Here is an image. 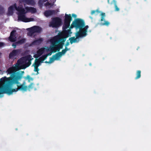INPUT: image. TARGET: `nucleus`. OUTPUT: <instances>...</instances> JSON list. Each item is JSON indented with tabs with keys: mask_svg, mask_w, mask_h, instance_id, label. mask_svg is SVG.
I'll list each match as a JSON object with an SVG mask.
<instances>
[{
	"mask_svg": "<svg viewBox=\"0 0 151 151\" xmlns=\"http://www.w3.org/2000/svg\"><path fill=\"white\" fill-rule=\"evenodd\" d=\"M43 50L42 49H40L37 52V54L39 55V56H41L43 53Z\"/></svg>",
	"mask_w": 151,
	"mask_h": 151,
	"instance_id": "30",
	"label": "nucleus"
},
{
	"mask_svg": "<svg viewBox=\"0 0 151 151\" xmlns=\"http://www.w3.org/2000/svg\"><path fill=\"white\" fill-rule=\"evenodd\" d=\"M34 71L35 72H37L39 70V69L38 68V67H37V66H34Z\"/></svg>",
	"mask_w": 151,
	"mask_h": 151,
	"instance_id": "39",
	"label": "nucleus"
},
{
	"mask_svg": "<svg viewBox=\"0 0 151 151\" xmlns=\"http://www.w3.org/2000/svg\"><path fill=\"white\" fill-rule=\"evenodd\" d=\"M45 63H49V62H48V61H45Z\"/></svg>",
	"mask_w": 151,
	"mask_h": 151,
	"instance_id": "45",
	"label": "nucleus"
},
{
	"mask_svg": "<svg viewBox=\"0 0 151 151\" xmlns=\"http://www.w3.org/2000/svg\"><path fill=\"white\" fill-rule=\"evenodd\" d=\"M16 10L18 12V21H21L25 22L33 21L34 20L33 18H27L26 17L25 14H26V11L23 8L22 5L19 3L18 7L16 8Z\"/></svg>",
	"mask_w": 151,
	"mask_h": 151,
	"instance_id": "3",
	"label": "nucleus"
},
{
	"mask_svg": "<svg viewBox=\"0 0 151 151\" xmlns=\"http://www.w3.org/2000/svg\"><path fill=\"white\" fill-rule=\"evenodd\" d=\"M63 29V32L60 34L63 37L64 36L65 37V38H67L69 37V34H71L72 33V32H71V29L70 28L68 30H66V29Z\"/></svg>",
	"mask_w": 151,
	"mask_h": 151,
	"instance_id": "12",
	"label": "nucleus"
},
{
	"mask_svg": "<svg viewBox=\"0 0 151 151\" xmlns=\"http://www.w3.org/2000/svg\"><path fill=\"white\" fill-rule=\"evenodd\" d=\"M57 37H54L50 40V42L52 46L50 47V50L53 52V53L56 52L57 51L58 52L60 49L63 48L58 44L59 41Z\"/></svg>",
	"mask_w": 151,
	"mask_h": 151,
	"instance_id": "4",
	"label": "nucleus"
},
{
	"mask_svg": "<svg viewBox=\"0 0 151 151\" xmlns=\"http://www.w3.org/2000/svg\"><path fill=\"white\" fill-rule=\"evenodd\" d=\"M24 73V71H18L11 75L9 77H4L0 79V83H6V94L10 95L13 92H17L19 90H27V87L24 85V83L19 85V81L22 78Z\"/></svg>",
	"mask_w": 151,
	"mask_h": 151,
	"instance_id": "1",
	"label": "nucleus"
},
{
	"mask_svg": "<svg viewBox=\"0 0 151 151\" xmlns=\"http://www.w3.org/2000/svg\"><path fill=\"white\" fill-rule=\"evenodd\" d=\"M16 31L14 30L10 33V36L9 37V39L10 41L12 42H15L16 40L17 37H16Z\"/></svg>",
	"mask_w": 151,
	"mask_h": 151,
	"instance_id": "11",
	"label": "nucleus"
},
{
	"mask_svg": "<svg viewBox=\"0 0 151 151\" xmlns=\"http://www.w3.org/2000/svg\"><path fill=\"white\" fill-rule=\"evenodd\" d=\"M25 9L26 10V13L28 12H31L32 13H34L37 11L36 9L33 7L27 6L25 8Z\"/></svg>",
	"mask_w": 151,
	"mask_h": 151,
	"instance_id": "16",
	"label": "nucleus"
},
{
	"mask_svg": "<svg viewBox=\"0 0 151 151\" xmlns=\"http://www.w3.org/2000/svg\"><path fill=\"white\" fill-rule=\"evenodd\" d=\"M104 23H101V25H106V26H108L109 24L110 23L108 21H105V20H104Z\"/></svg>",
	"mask_w": 151,
	"mask_h": 151,
	"instance_id": "31",
	"label": "nucleus"
},
{
	"mask_svg": "<svg viewBox=\"0 0 151 151\" xmlns=\"http://www.w3.org/2000/svg\"><path fill=\"white\" fill-rule=\"evenodd\" d=\"M72 16L74 18H76L77 17V15L74 14H72Z\"/></svg>",
	"mask_w": 151,
	"mask_h": 151,
	"instance_id": "43",
	"label": "nucleus"
},
{
	"mask_svg": "<svg viewBox=\"0 0 151 151\" xmlns=\"http://www.w3.org/2000/svg\"><path fill=\"white\" fill-rule=\"evenodd\" d=\"M26 39L24 38L22 39L17 42H16L17 43H18V44L21 45L23 43H24L26 41Z\"/></svg>",
	"mask_w": 151,
	"mask_h": 151,
	"instance_id": "25",
	"label": "nucleus"
},
{
	"mask_svg": "<svg viewBox=\"0 0 151 151\" xmlns=\"http://www.w3.org/2000/svg\"><path fill=\"white\" fill-rule=\"evenodd\" d=\"M19 52V51L17 50H13L10 52L9 55V58L10 59L13 58L14 57L17 55Z\"/></svg>",
	"mask_w": 151,
	"mask_h": 151,
	"instance_id": "13",
	"label": "nucleus"
},
{
	"mask_svg": "<svg viewBox=\"0 0 151 151\" xmlns=\"http://www.w3.org/2000/svg\"><path fill=\"white\" fill-rule=\"evenodd\" d=\"M85 25V22L83 20L80 18H77L72 22L69 28L72 29L75 27L76 29H79V31H81L82 28Z\"/></svg>",
	"mask_w": 151,
	"mask_h": 151,
	"instance_id": "5",
	"label": "nucleus"
},
{
	"mask_svg": "<svg viewBox=\"0 0 151 151\" xmlns=\"http://www.w3.org/2000/svg\"><path fill=\"white\" fill-rule=\"evenodd\" d=\"M24 78L26 80H27L29 82H30V81H32L33 78H31L29 75H27L26 77H24Z\"/></svg>",
	"mask_w": 151,
	"mask_h": 151,
	"instance_id": "28",
	"label": "nucleus"
},
{
	"mask_svg": "<svg viewBox=\"0 0 151 151\" xmlns=\"http://www.w3.org/2000/svg\"><path fill=\"white\" fill-rule=\"evenodd\" d=\"M88 26L86 25L82 28L81 31H78L76 33L77 38L82 37H86L87 35V32Z\"/></svg>",
	"mask_w": 151,
	"mask_h": 151,
	"instance_id": "9",
	"label": "nucleus"
},
{
	"mask_svg": "<svg viewBox=\"0 0 151 151\" xmlns=\"http://www.w3.org/2000/svg\"><path fill=\"white\" fill-rule=\"evenodd\" d=\"M72 18L70 14H65V16L64 22L63 27V29H65L69 28Z\"/></svg>",
	"mask_w": 151,
	"mask_h": 151,
	"instance_id": "7",
	"label": "nucleus"
},
{
	"mask_svg": "<svg viewBox=\"0 0 151 151\" xmlns=\"http://www.w3.org/2000/svg\"><path fill=\"white\" fill-rule=\"evenodd\" d=\"M5 44L4 42H0V47H2Z\"/></svg>",
	"mask_w": 151,
	"mask_h": 151,
	"instance_id": "42",
	"label": "nucleus"
},
{
	"mask_svg": "<svg viewBox=\"0 0 151 151\" xmlns=\"http://www.w3.org/2000/svg\"><path fill=\"white\" fill-rule=\"evenodd\" d=\"M56 13V11L55 10H47L45 11L44 14L46 17H48L52 15L55 14Z\"/></svg>",
	"mask_w": 151,
	"mask_h": 151,
	"instance_id": "14",
	"label": "nucleus"
},
{
	"mask_svg": "<svg viewBox=\"0 0 151 151\" xmlns=\"http://www.w3.org/2000/svg\"><path fill=\"white\" fill-rule=\"evenodd\" d=\"M55 60V58L53 57L52 56V58H50V60L49 61V63H51Z\"/></svg>",
	"mask_w": 151,
	"mask_h": 151,
	"instance_id": "35",
	"label": "nucleus"
},
{
	"mask_svg": "<svg viewBox=\"0 0 151 151\" xmlns=\"http://www.w3.org/2000/svg\"><path fill=\"white\" fill-rule=\"evenodd\" d=\"M68 40L66 42V43L65 44V47H67L68 46H69L70 45V42H68Z\"/></svg>",
	"mask_w": 151,
	"mask_h": 151,
	"instance_id": "40",
	"label": "nucleus"
},
{
	"mask_svg": "<svg viewBox=\"0 0 151 151\" xmlns=\"http://www.w3.org/2000/svg\"><path fill=\"white\" fill-rule=\"evenodd\" d=\"M52 52H52V51H51V52L49 53H47L46 54H45V55L47 57L49 55H51L52 53Z\"/></svg>",
	"mask_w": 151,
	"mask_h": 151,
	"instance_id": "41",
	"label": "nucleus"
},
{
	"mask_svg": "<svg viewBox=\"0 0 151 151\" xmlns=\"http://www.w3.org/2000/svg\"><path fill=\"white\" fill-rule=\"evenodd\" d=\"M29 32L28 35L30 36H32L35 33H40L42 30V28L38 26H34L27 29Z\"/></svg>",
	"mask_w": 151,
	"mask_h": 151,
	"instance_id": "8",
	"label": "nucleus"
},
{
	"mask_svg": "<svg viewBox=\"0 0 151 151\" xmlns=\"http://www.w3.org/2000/svg\"><path fill=\"white\" fill-rule=\"evenodd\" d=\"M101 21H102L104 20V17L105 16V14L104 13H102L101 14Z\"/></svg>",
	"mask_w": 151,
	"mask_h": 151,
	"instance_id": "33",
	"label": "nucleus"
},
{
	"mask_svg": "<svg viewBox=\"0 0 151 151\" xmlns=\"http://www.w3.org/2000/svg\"><path fill=\"white\" fill-rule=\"evenodd\" d=\"M18 45V43H17L16 42H15V43H13L12 45L13 47L14 48H15L17 45Z\"/></svg>",
	"mask_w": 151,
	"mask_h": 151,
	"instance_id": "38",
	"label": "nucleus"
},
{
	"mask_svg": "<svg viewBox=\"0 0 151 151\" xmlns=\"http://www.w3.org/2000/svg\"><path fill=\"white\" fill-rule=\"evenodd\" d=\"M65 50L66 51H68L70 50V48H68L67 47H65Z\"/></svg>",
	"mask_w": 151,
	"mask_h": 151,
	"instance_id": "44",
	"label": "nucleus"
},
{
	"mask_svg": "<svg viewBox=\"0 0 151 151\" xmlns=\"http://www.w3.org/2000/svg\"><path fill=\"white\" fill-rule=\"evenodd\" d=\"M55 37H57V39L59 41L58 44L60 45L63 48V45L64 44V42L66 40V38L64 36H63L59 34L58 36H56Z\"/></svg>",
	"mask_w": 151,
	"mask_h": 151,
	"instance_id": "10",
	"label": "nucleus"
},
{
	"mask_svg": "<svg viewBox=\"0 0 151 151\" xmlns=\"http://www.w3.org/2000/svg\"><path fill=\"white\" fill-rule=\"evenodd\" d=\"M35 84L33 83H31L28 86L29 90L33 89L34 88Z\"/></svg>",
	"mask_w": 151,
	"mask_h": 151,
	"instance_id": "32",
	"label": "nucleus"
},
{
	"mask_svg": "<svg viewBox=\"0 0 151 151\" xmlns=\"http://www.w3.org/2000/svg\"><path fill=\"white\" fill-rule=\"evenodd\" d=\"M34 58H37V57H36V55H34Z\"/></svg>",
	"mask_w": 151,
	"mask_h": 151,
	"instance_id": "47",
	"label": "nucleus"
},
{
	"mask_svg": "<svg viewBox=\"0 0 151 151\" xmlns=\"http://www.w3.org/2000/svg\"><path fill=\"white\" fill-rule=\"evenodd\" d=\"M3 84L0 87V95L3 93H6V83H0V84Z\"/></svg>",
	"mask_w": 151,
	"mask_h": 151,
	"instance_id": "15",
	"label": "nucleus"
},
{
	"mask_svg": "<svg viewBox=\"0 0 151 151\" xmlns=\"http://www.w3.org/2000/svg\"><path fill=\"white\" fill-rule=\"evenodd\" d=\"M42 41V38H40L34 41L31 43L32 45H37L40 44Z\"/></svg>",
	"mask_w": 151,
	"mask_h": 151,
	"instance_id": "19",
	"label": "nucleus"
},
{
	"mask_svg": "<svg viewBox=\"0 0 151 151\" xmlns=\"http://www.w3.org/2000/svg\"><path fill=\"white\" fill-rule=\"evenodd\" d=\"M90 18H91V19H92V17H90Z\"/></svg>",
	"mask_w": 151,
	"mask_h": 151,
	"instance_id": "48",
	"label": "nucleus"
},
{
	"mask_svg": "<svg viewBox=\"0 0 151 151\" xmlns=\"http://www.w3.org/2000/svg\"><path fill=\"white\" fill-rule=\"evenodd\" d=\"M67 51L65 50V49L63 50L61 52H60L62 55H64Z\"/></svg>",
	"mask_w": 151,
	"mask_h": 151,
	"instance_id": "36",
	"label": "nucleus"
},
{
	"mask_svg": "<svg viewBox=\"0 0 151 151\" xmlns=\"http://www.w3.org/2000/svg\"><path fill=\"white\" fill-rule=\"evenodd\" d=\"M141 71L140 70H138L136 73V76L135 78V79H137L140 78L141 76Z\"/></svg>",
	"mask_w": 151,
	"mask_h": 151,
	"instance_id": "23",
	"label": "nucleus"
},
{
	"mask_svg": "<svg viewBox=\"0 0 151 151\" xmlns=\"http://www.w3.org/2000/svg\"><path fill=\"white\" fill-rule=\"evenodd\" d=\"M45 6H49V5L52 6V4L51 3H50L49 2L47 1L45 4Z\"/></svg>",
	"mask_w": 151,
	"mask_h": 151,
	"instance_id": "37",
	"label": "nucleus"
},
{
	"mask_svg": "<svg viewBox=\"0 0 151 151\" xmlns=\"http://www.w3.org/2000/svg\"><path fill=\"white\" fill-rule=\"evenodd\" d=\"M18 7V6H17L16 5V4H15L14 5L10 6L8 8V12L9 14H12L13 13V11L14 10V9H16V8Z\"/></svg>",
	"mask_w": 151,
	"mask_h": 151,
	"instance_id": "18",
	"label": "nucleus"
},
{
	"mask_svg": "<svg viewBox=\"0 0 151 151\" xmlns=\"http://www.w3.org/2000/svg\"><path fill=\"white\" fill-rule=\"evenodd\" d=\"M4 8L0 6V14H3L4 13Z\"/></svg>",
	"mask_w": 151,
	"mask_h": 151,
	"instance_id": "34",
	"label": "nucleus"
},
{
	"mask_svg": "<svg viewBox=\"0 0 151 151\" xmlns=\"http://www.w3.org/2000/svg\"><path fill=\"white\" fill-rule=\"evenodd\" d=\"M100 12L97 9L96 10H93L91 11V14L92 15L93 14H95L96 15H97Z\"/></svg>",
	"mask_w": 151,
	"mask_h": 151,
	"instance_id": "27",
	"label": "nucleus"
},
{
	"mask_svg": "<svg viewBox=\"0 0 151 151\" xmlns=\"http://www.w3.org/2000/svg\"><path fill=\"white\" fill-rule=\"evenodd\" d=\"M76 38L75 37H73L69 38V40L70 41V43L71 44L73 43L76 42H77V39L79 38H77L76 35Z\"/></svg>",
	"mask_w": 151,
	"mask_h": 151,
	"instance_id": "20",
	"label": "nucleus"
},
{
	"mask_svg": "<svg viewBox=\"0 0 151 151\" xmlns=\"http://www.w3.org/2000/svg\"><path fill=\"white\" fill-rule=\"evenodd\" d=\"M62 55L61 54L60 52H59L57 53H56L55 54L53 55L52 57L55 58L56 60H57L58 59L61 57Z\"/></svg>",
	"mask_w": 151,
	"mask_h": 151,
	"instance_id": "21",
	"label": "nucleus"
},
{
	"mask_svg": "<svg viewBox=\"0 0 151 151\" xmlns=\"http://www.w3.org/2000/svg\"><path fill=\"white\" fill-rule=\"evenodd\" d=\"M47 57L45 55H42L41 57H40L38 59L41 62V63H42L43 61L45 59H46Z\"/></svg>",
	"mask_w": 151,
	"mask_h": 151,
	"instance_id": "24",
	"label": "nucleus"
},
{
	"mask_svg": "<svg viewBox=\"0 0 151 151\" xmlns=\"http://www.w3.org/2000/svg\"><path fill=\"white\" fill-rule=\"evenodd\" d=\"M21 2L25 3L26 4L31 6H33L35 3L34 0H21Z\"/></svg>",
	"mask_w": 151,
	"mask_h": 151,
	"instance_id": "17",
	"label": "nucleus"
},
{
	"mask_svg": "<svg viewBox=\"0 0 151 151\" xmlns=\"http://www.w3.org/2000/svg\"><path fill=\"white\" fill-rule=\"evenodd\" d=\"M33 59L30 55L22 57L17 61L15 66L10 67L7 69V72L11 75L16 73L17 71L20 69H25L31 65L32 60Z\"/></svg>",
	"mask_w": 151,
	"mask_h": 151,
	"instance_id": "2",
	"label": "nucleus"
},
{
	"mask_svg": "<svg viewBox=\"0 0 151 151\" xmlns=\"http://www.w3.org/2000/svg\"><path fill=\"white\" fill-rule=\"evenodd\" d=\"M41 62L38 59H36L35 63L33 64V65L34 66L38 67L40 65Z\"/></svg>",
	"mask_w": 151,
	"mask_h": 151,
	"instance_id": "22",
	"label": "nucleus"
},
{
	"mask_svg": "<svg viewBox=\"0 0 151 151\" xmlns=\"http://www.w3.org/2000/svg\"><path fill=\"white\" fill-rule=\"evenodd\" d=\"M48 0H39L38 2L39 5L40 6H42L43 3L47 1Z\"/></svg>",
	"mask_w": 151,
	"mask_h": 151,
	"instance_id": "29",
	"label": "nucleus"
},
{
	"mask_svg": "<svg viewBox=\"0 0 151 151\" xmlns=\"http://www.w3.org/2000/svg\"><path fill=\"white\" fill-rule=\"evenodd\" d=\"M62 24V20L58 17L52 18L51 21L50 22L49 26L53 28H57L60 26Z\"/></svg>",
	"mask_w": 151,
	"mask_h": 151,
	"instance_id": "6",
	"label": "nucleus"
},
{
	"mask_svg": "<svg viewBox=\"0 0 151 151\" xmlns=\"http://www.w3.org/2000/svg\"><path fill=\"white\" fill-rule=\"evenodd\" d=\"M109 0H107V1H108V4H110V2H109Z\"/></svg>",
	"mask_w": 151,
	"mask_h": 151,
	"instance_id": "46",
	"label": "nucleus"
},
{
	"mask_svg": "<svg viewBox=\"0 0 151 151\" xmlns=\"http://www.w3.org/2000/svg\"><path fill=\"white\" fill-rule=\"evenodd\" d=\"M56 0H55V1Z\"/></svg>",
	"mask_w": 151,
	"mask_h": 151,
	"instance_id": "49",
	"label": "nucleus"
},
{
	"mask_svg": "<svg viewBox=\"0 0 151 151\" xmlns=\"http://www.w3.org/2000/svg\"><path fill=\"white\" fill-rule=\"evenodd\" d=\"M113 2L115 8V11H118L119 10V8L117 7L116 4V1L115 0H113Z\"/></svg>",
	"mask_w": 151,
	"mask_h": 151,
	"instance_id": "26",
	"label": "nucleus"
}]
</instances>
